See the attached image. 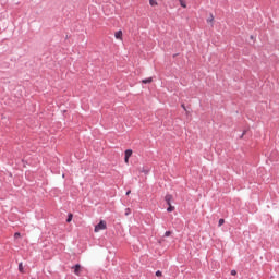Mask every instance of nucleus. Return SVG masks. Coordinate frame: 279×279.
<instances>
[{"label": "nucleus", "instance_id": "obj_1", "mask_svg": "<svg viewBox=\"0 0 279 279\" xmlns=\"http://www.w3.org/2000/svg\"><path fill=\"white\" fill-rule=\"evenodd\" d=\"M106 228H108L106 221L101 220L98 225L95 226L94 232H101V230H106Z\"/></svg>", "mask_w": 279, "mask_h": 279}, {"label": "nucleus", "instance_id": "obj_2", "mask_svg": "<svg viewBox=\"0 0 279 279\" xmlns=\"http://www.w3.org/2000/svg\"><path fill=\"white\" fill-rule=\"evenodd\" d=\"M132 154H133L132 149H126L124 151V162H125V165H130V158H132Z\"/></svg>", "mask_w": 279, "mask_h": 279}, {"label": "nucleus", "instance_id": "obj_3", "mask_svg": "<svg viewBox=\"0 0 279 279\" xmlns=\"http://www.w3.org/2000/svg\"><path fill=\"white\" fill-rule=\"evenodd\" d=\"M72 269H74L75 276H80L82 271V266L80 264H76L74 267H72Z\"/></svg>", "mask_w": 279, "mask_h": 279}, {"label": "nucleus", "instance_id": "obj_4", "mask_svg": "<svg viewBox=\"0 0 279 279\" xmlns=\"http://www.w3.org/2000/svg\"><path fill=\"white\" fill-rule=\"evenodd\" d=\"M165 202L168 204V206H171V202H173V195L167 194L165 196Z\"/></svg>", "mask_w": 279, "mask_h": 279}, {"label": "nucleus", "instance_id": "obj_5", "mask_svg": "<svg viewBox=\"0 0 279 279\" xmlns=\"http://www.w3.org/2000/svg\"><path fill=\"white\" fill-rule=\"evenodd\" d=\"M114 38H117V40H123V31L116 32Z\"/></svg>", "mask_w": 279, "mask_h": 279}, {"label": "nucleus", "instance_id": "obj_6", "mask_svg": "<svg viewBox=\"0 0 279 279\" xmlns=\"http://www.w3.org/2000/svg\"><path fill=\"white\" fill-rule=\"evenodd\" d=\"M207 23H209V25H211V27H213V25L215 23V16L213 14H210L209 17L207 19Z\"/></svg>", "mask_w": 279, "mask_h": 279}, {"label": "nucleus", "instance_id": "obj_7", "mask_svg": "<svg viewBox=\"0 0 279 279\" xmlns=\"http://www.w3.org/2000/svg\"><path fill=\"white\" fill-rule=\"evenodd\" d=\"M154 82L153 77H148L142 81V84H151Z\"/></svg>", "mask_w": 279, "mask_h": 279}, {"label": "nucleus", "instance_id": "obj_8", "mask_svg": "<svg viewBox=\"0 0 279 279\" xmlns=\"http://www.w3.org/2000/svg\"><path fill=\"white\" fill-rule=\"evenodd\" d=\"M169 207L167 208L168 213H173L175 210V207L172 206L171 204L168 205Z\"/></svg>", "mask_w": 279, "mask_h": 279}, {"label": "nucleus", "instance_id": "obj_9", "mask_svg": "<svg viewBox=\"0 0 279 279\" xmlns=\"http://www.w3.org/2000/svg\"><path fill=\"white\" fill-rule=\"evenodd\" d=\"M181 8H186V0H179Z\"/></svg>", "mask_w": 279, "mask_h": 279}, {"label": "nucleus", "instance_id": "obj_10", "mask_svg": "<svg viewBox=\"0 0 279 279\" xmlns=\"http://www.w3.org/2000/svg\"><path fill=\"white\" fill-rule=\"evenodd\" d=\"M225 223H226V220L223 218H220L218 221L219 228H221V226H223Z\"/></svg>", "mask_w": 279, "mask_h": 279}, {"label": "nucleus", "instance_id": "obj_11", "mask_svg": "<svg viewBox=\"0 0 279 279\" xmlns=\"http://www.w3.org/2000/svg\"><path fill=\"white\" fill-rule=\"evenodd\" d=\"M141 173H145V175H147V173H149V169L143 167Z\"/></svg>", "mask_w": 279, "mask_h": 279}, {"label": "nucleus", "instance_id": "obj_12", "mask_svg": "<svg viewBox=\"0 0 279 279\" xmlns=\"http://www.w3.org/2000/svg\"><path fill=\"white\" fill-rule=\"evenodd\" d=\"M71 221H73V214H69L66 222L71 223Z\"/></svg>", "mask_w": 279, "mask_h": 279}, {"label": "nucleus", "instance_id": "obj_13", "mask_svg": "<svg viewBox=\"0 0 279 279\" xmlns=\"http://www.w3.org/2000/svg\"><path fill=\"white\" fill-rule=\"evenodd\" d=\"M19 271H20L21 274H24L23 263H20V264H19Z\"/></svg>", "mask_w": 279, "mask_h": 279}, {"label": "nucleus", "instance_id": "obj_14", "mask_svg": "<svg viewBox=\"0 0 279 279\" xmlns=\"http://www.w3.org/2000/svg\"><path fill=\"white\" fill-rule=\"evenodd\" d=\"M149 3H150V5H153V7H154V5H158V2H156V0H150Z\"/></svg>", "mask_w": 279, "mask_h": 279}, {"label": "nucleus", "instance_id": "obj_15", "mask_svg": "<svg viewBox=\"0 0 279 279\" xmlns=\"http://www.w3.org/2000/svg\"><path fill=\"white\" fill-rule=\"evenodd\" d=\"M131 214H132V209L126 208V209H125V215H126V217H128V215H131Z\"/></svg>", "mask_w": 279, "mask_h": 279}, {"label": "nucleus", "instance_id": "obj_16", "mask_svg": "<svg viewBox=\"0 0 279 279\" xmlns=\"http://www.w3.org/2000/svg\"><path fill=\"white\" fill-rule=\"evenodd\" d=\"M14 239H21V233L20 232L14 233Z\"/></svg>", "mask_w": 279, "mask_h": 279}, {"label": "nucleus", "instance_id": "obj_17", "mask_svg": "<svg viewBox=\"0 0 279 279\" xmlns=\"http://www.w3.org/2000/svg\"><path fill=\"white\" fill-rule=\"evenodd\" d=\"M156 276H157L158 278H160V277L162 276V271L157 270V271H156Z\"/></svg>", "mask_w": 279, "mask_h": 279}, {"label": "nucleus", "instance_id": "obj_18", "mask_svg": "<svg viewBox=\"0 0 279 279\" xmlns=\"http://www.w3.org/2000/svg\"><path fill=\"white\" fill-rule=\"evenodd\" d=\"M245 134H247V131H243L242 135L240 136V138H243V136H245Z\"/></svg>", "mask_w": 279, "mask_h": 279}, {"label": "nucleus", "instance_id": "obj_19", "mask_svg": "<svg viewBox=\"0 0 279 279\" xmlns=\"http://www.w3.org/2000/svg\"><path fill=\"white\" fill-rule=\"evenodd\" d=\"M171 234V231H166L165 236H169Z\"/></svg>", "mask_w": 279, "mask_h": 279}, {"label": "nucleus", "instance_id": "obj_20", "mask_svg": "<svg viewBox=\"0 0 279 279\" xmlns=\"http://www.w3.org/2000/svg\"><path fill=\"white\" fill-rule=\"evenodd\" d=\"M231 276H236V270H231Z\"/></svg>", "mask_w": 279, "mask_h": 279}, {"label": "nucleus", "instance_id": "obj_21", "mask_svg": "<svg viewBox=\"0 0 279 279\" xmlns=\"http://www.w3.org/2000/svg\"><path fill=\"white\" fill-rule=\"evenodd\" d=\"M183 110H186V106L182 105Z\"/></svg>", "mask_w": 279, "mask_h": 279}, {"label": "nucleus", "instance_id": "obj_22", "mask_svg": "<svg viewBox=\"0 0 279 279\" xmlns=\"http://www.w3.org/2000/svg\"><path fill=\"white\" fill-rule=\"evenodd\" d=\"M130 193H132V191H128V192H126V195H130Z\"/></svg>", "mask_w": 279, "mask_h": 279}]
</instances>
